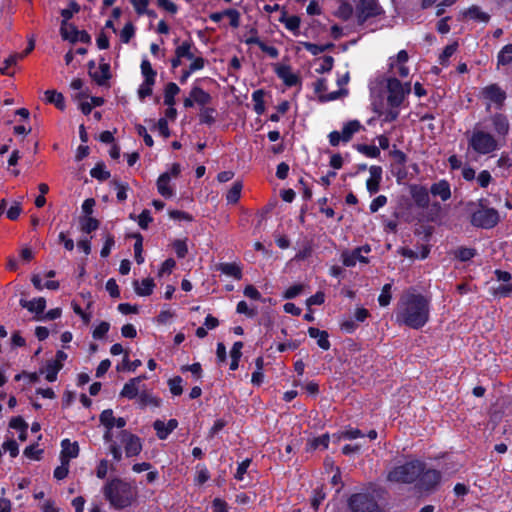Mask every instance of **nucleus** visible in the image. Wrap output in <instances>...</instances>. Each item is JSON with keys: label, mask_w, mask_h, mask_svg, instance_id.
Returning <instances> with one entry per match:
<instances>
[{"label": "nucleus", "mask_w": 512, "mask_h": 512, "mask_svg": "<svg viewBox=\"0 0 512 512\" xmlns=\"http://www.w3.org/2000/svg\"><path fill=\"white\" fill-rule=\"evenodd\" d=\"M61 459L68 464L69 460L76 458L79 454V445L77 442H70L69 439H63L61 441Z\"/></svg>", "instance_id": "22"}, {"label": "nucleus", "mask_w": 512, "mask_h": 512, "mask_svg": "<svg viewBox=\"0 0 512 512\" xmlns=\"http://www.w3.org/2000/svg\"><path fill=\"white\" fill-rule=\"evenodd\" d=\"M387 104L390 108H399L406 96L402 88V82L396 77L387 78Z\"/></svg>", "instance_id": "9"}, {"label": "nucleus", "mask_w": 512, "mask_h": 512, "mask_svg": "<svg viewBox=\"0 0 512 512\" xmlns=\"http://www.w3.org/2000/svg\"><path fill=\"white\" fill-rule=\"evenodd\" d=\"M170 174L168 172L162 173L157 179V190L164 198H171L174 194L172 187L169 185Z\"/></svg>", "instance_id": "25"}, {"label": "nucleus", "mask_w": 512, "mask_h": 512, "mask_svg": "<svg viewBox=\"0 0 512 512\" xmlns=\"http://www.w3.org/2000/svg\"><path fill=\"white\" fill-rule=\"evenodd\" d=\"M111 185H113L117 191V194H116L117 200L119 202H124L127 199V191L129 190L128 183H124L117 179H113L111 181Z\"/></svg>", "instance_id": "48"}, {"label": "nucleus", "mask_w": 512, "mask_h": 512, "mask_svg": "<svg viewBox=\"0 0 512 512\" xmlns=\"http://www.w3.org/2000/svg\"><path fill=\"white\" fill-rule=\"evenodd\" d=\"M192 48L196 49L192 39L189 38L176 47L175 54L180 58H186L188 60L193 59V53L191 51Z\"/></svg>", "instance_id": "37"}, {"label": "nucleus", "mask_w": 512, "mask_h": 512, "mask_svg": "<svg viewBox=\"0 0 512 512\" xmlns=\"http://www.w3.org/2000/svg\"><path fill=\"white\" fill-rule=\"evenodd\" d=\"M252 459L246 458L242 462L238 463L236 473L234 474V478L237 481H243L244 475L247 473L248 468L250 467Z\"/></svg>", "instance_id": "58"}, {"label": "nucleus", "mask_w": 512, "mask_h": 512, "mask_svg": "<svg viewBox=\"0 0 512 512\" xmlns=\"http://www.w3.org/2000/svg\"><path fill=\"white\" fill-rule=\"evenodd\" d=\"M274 71L287 87L301 84V78L292 72L291 66L289 65L276 64Z\"/></svg>", "instance_id": "16"}, {"label": "nucleus", "mask_w": 512, "mask_h": 512, "mask_svg": "<svg viewBox=\"0 0 512 512\" xmlns=\"http://www.w3.org/2000/svg\"><path fill=\"white\" fill-rule=\"evenodd\" d=\"M422 465V460L413 459L410 461H406L402 465H398L393 467L387 475V480L389 482L399 483V484H414L419 477V473L422 471L420 467Z\"/></svg>", "instance_id": "5"}, {"label": "nucleus", "mask_w": 512, "mask_h": 512, "mask_svg": "<svg viewBox=\"0 0 512 512\" xmlns=\"http://www.w3.org/2000/svg\"><path fill=\"white\" fill-rule=\"evenodd\" d=\"M45 99L47 103L55 105V107L60 111H64L66 108L63 94L56 90H46Z\"/></svg>", "instance_id": "30"}, {"label": "nucleus", "mask_w": 512, "mask_h": 512, "mask_svg": "<svg viewBox=\"0 0 512 512\" xmlns=\"http://www.w3.org/2000/svg\"><path fill=\"white\" fill-rule=\"evenodd\" d=\"M326 498V493L324 492L323 487H317L312 492V498H311V507L317 511L319 509V506Z\"/></svg>", "instance_id": "52"}, {"label": "nucleus", "mask_w": 512, "mask_h": 512, "mask_svg": "<svg viewBox=\"0 0 512 512\" xmlns=\"http://www.w3.org/2000/svg\"><path fill=\"white\" fill-rule=\"evenodd\" d=\"M90 175L92 178L97 179L100 182L108 180L111 176L110 171L106 169V165L103 161L98 162L91 170Z\"/></svg>", "instance_id": "36"}, {"label": "nucleus", "mask_w": 512, "mask_h": 512, "mask_svg": "<svg viewBox=\"0 0 512 512\" xmlns=\"http://www.w3.org/2000/svg\"><path fill=\"white\" fill-rule=\"evenodd\" d=\"M80 9V5L75 0H72L69 3V8L61 10V16L63 18L61 26H66L67 21L70 20L75 13H78Z\"/></svg>", "instance_id": "44"}, {"label": "nucleus", "mask_w": 512, "mask_h": 512, "mask_svg": "<svg viewBox=\"0 0 512 512\" xmlns=\"http://www.w3.org/2000/svg\"><path fill=\"white\" fill-rule=\"evenodd\" d=\"M209 479H210V473H209L206 465L198 464L197 465V475H196V478H195L196 483L199 484V485H203Z\"/></svg>", "instance_id": "63"}, {"label": "nucleus", "mask_w": 512, "mask_h": 512, "mask_svg": "<svg viewBox=\"0 0 512 512\" xmlns=\"http://www.w3.org/2000/svg\"><path fill=\"white\" fill-rule=\"evenodd\" d=\"M138 384L135 383L133 379H130L126 382L120 392V396L127 399H134L139 395Z\"/></svg>", "instance_id": "38"}, {"label": "nucleus", "mask_w": 512, "mask_h": 512, "mask_svg": "<svg viewBox=\"0 0 512 512\" xmlns=\"http://www.w3.org/2000/svg\"><path fill=\"white\" fill-rule=\"evenodd\" d=\"M420 470L422 471L419 473L414 488L420 495H431L440 488L443 474L440 470L429 467L423 460Z\"/></svg>", "instance_id": "4"}, {"label": "nucleus", "mask_w": 512, "mask_h": 512, "mask_svg": "<svg viewBox=\"0 0 512 512\" xmlns=\"http://www.w3.org/2000/svg\"><path fill=\"white\" fill-rule=\"evenodd\" d=\"M242 187L243 186L241 182H235L232 185V187L229 189L226 195V200L228 203L235 204L239 201Z\"/></svg>", "instance_id": "51"}, {"label": "nucleus", "mask_w": 512, "mask_h": 512, "mask_svg": "<svg viewBox=\"0 0 512 512\" xmlns=\"http://www.w3.org/2000/svg\"><path fill=\"white\" fill-rule=\"evenodd\" d=\"M430 310V298L415 291H407L397 302L395 320L399 325L419 330L428 323Z\"/></svg>", "instance_id": "2"}, {"label": "nucleus", "mask_w": 512, "mask_h": 512, "mask_svg": "<svg viewBox=\"0 0 512 512\" xmlns=\"http://www.w3.org/2000/svg\"><path fill=\"white\" fill-rule=\"evenodd\" d=\"M335 15L342 19L343 21L349 20L353 15V7L348 2H343L338 10L336 11Z\"/></svg>", "instance_id": "54"}, {"label": "nucleus", "mask_w": 512, "mask_h": 512, "mask_svg": "<svg viewBox=\"0 0 512 512\" xmlns=\"http://www.w3.org/2000/svg\"><path fill=\"white\" fill-rule=\"evenodd\" d=\"M180 92L179 86L174 82H169L164 88V104L166 106H174L175 96Z\"/></svg>", "instance_id": "35"}, {"label": "nucleus", "mask_w": 512, "mask_h": 512, "mask_svg": "<svg viewBox=\"0 0 512 512\" xmlns=\"http://www.w3.org/2000/svg\"><path fill=\"white\" fill-rule=\"evenodd\" d=\"M134 289L137 295L139 296H150L155 287L154 280L152 278H145L139 283L138 280H134L133 282Z\"/></svg>", "instance_id": "28"}, {"label": "nucleus", "mask_w": 512, "mask_h": 512, "mask_svg": "<svg viewBox=\"0 0 512 512\" xmlns=\"http://www.w3.org/2000/svg\"><path fill=\"white\" fill-rule=\"evenodd\" d=\"M135 238L134 243V254H135V261L137 264H142L144 262V257L142 255L143 252V237L140 233H135L132 236Z\"/></svg>", "instance_id": "49"}, {"label": "nucleus", "mask_w": 512, "mask_h": 512, "mask_svg": "<svg viewBox=\"0 0 512 512\" xmlns=\"http://www.w3.org/2000/svg\"><path fill=\"white\" fill-rule=\"evenodd\" d=\"M216 109L212 107H202L199 113V121L201 124L211 126L215 123Z\"/></svg>", "instance_id": "39"}, {"label": "nucleus", "mask_w": 512, "mask_h": 512, "mask_svg": "<svg viewBox=\"0 0 512 512\" xmlns=\"http://www.w3.org/2000/svg\"><path fill=\"white\" fill-rule=\"evenodd\" d=\"M140 68L141 74L144 77V80H147V83L150 81H156L157 72L152 68V65L148 59H142Z\"/></svg>", "instance_id": "41"}, {"label": "nucleus", "mask_w": 512, "mask_h": 512, "mask_svg": "<svg viewBox=\"0 0 512 512\" xmlns=\"http://www.w3.org/2000/svg\"><path fill=\"white\" fill-rule=\"evenodd\" d=\"M509 132L508 116L496 112L477 123L469 135L466 133L468 149L477 155H491L506 145Z\"/></svg>", "instance_id": "1"}, {"label": "nucleus", "mask_w": 512, "mask_h": 512, "mask_svg": "<svg viewBox=\"0 0 512 512\" xmlns=\"http://www.w3.org/2000/svg\"><path fill=\"white\" fill-rule=\"evenodd\" d=\"M135 35V26L132 22H128L124 25L120 32V39L123 43H129L131 38Z\"/></svg>", "instance_id": "57"}, {"label": "nucleus", "mask_w": 512, "mask_h": 512, "mask_svg": "<svg viewBox=\"0 0 512 512\" xmlns=\"http://www.w3.org/2000/svg\"><path fill=\"white\" fill-rule=\"evenodd\" d=\"M391 290H392L391 283H386L383 285V287L381 289V293L378 296V303L381 307H386L390 304V302L392 300Z\"/></svg>", "instance_id": "46"}, {"label": "nucleus", "mask_w": 512, "mask_h": 512, "mask_svg": "<svg viewBox=\"0 0 512 512\" xmlns=\"http://www.w3.org/2000/svg\"><path fill=\"white\" fill-rule=\"evenodd\" d=\"M21 58L17 53L11 54L8 58L3 61V65L0 67V73L6 76H13L14 72L10 71V68L17 64Z\"/></svg>", "instance_id": "43"}, {"label": "nucleus", "mask_w": 512, "mask_h": 512, "mask_svg": "<svg viewBox=\"0 0 512 512\" xmlns=\"http://www.w3.org/2000/svg\"><path fill=\"white\" fill-rule=\"evenodd\" d=\"M409 60V55L406 50H400L396 57L389 59V71L401 78H406L409 75L410 69L406 66Z\"/></svg>", "instance_id": "12"}, {"label": "nucleus", "mask_w": 512, "mask_h": 512, "mask_svg": "<svg viewBox=\"0 0 512 512\" xmlns=\"http://www.w3.org/2000/svg\"><path fill=\"white\" fill-rule=\"evenodd\" d=\"M100 423L108 430L114 428L115 417L112 409H105L99 415Z\"/></svg>", "instance_id": "50"}, {"label": "nucleus", "mask_w": 512, "mask_h": 512, "mask_svg": "<svg viewBox=\"0 0 512 512\" xmlns=\"http://www.w3.org/2000/svg\"><path fill=\"white\" fill-rule=\"evenodd\" d=\"M155 84V81H150L147 84V80H144L142 84L138 88V97L140 100H144L145 98L149 97L153 93V86Z\"/></svg>", "instance_id": "59"}, {"label": "nucleus", "mask_w": 512, "mask_h": 512, "mask_svg": "<svg viewBox=\"0 0 512 512\" xmlns=\"http://www.w3.org/2000/svg\"><path fill=\"white\" fill-rule=\"evenodd\" d=\"M410 194L415 205L420 209H426L429 206L430 198L429 191L425 186L412 185L410 187Z\"/></svg>", "instance_id": "18"}, {"label": "nucleus", "mask_w": 512, "mask_h": 512, "mask_svg": "<svg viewBox=\"0 0 512 512\" xmlns=\"http://www.w3.org/2000/svg\"><path fill=\"white\" fill-rule=\"evenodd\" d=\"M334 66V58L330 55H325L322 58V63L315 69L316 73L324 74L330 72Z\"/></svg>", "instance_id": "61"}, {"label": "nucleus", "mask_w": 512, "mask_h": 512, "mask_svg": "<svg viewBox=\"0 0 512 512\" xmlns=\"http://www.w3.org/2000/svg\"><path fill=\"white\" fill-rule=\"evenodd\" d=\"M348 507L352 512H380L374 496L369 493H354L348 499Z\"/></svg>", "instance_id": "7"}, {"label": "nucleus", "mask_w": 512, "mask_h": 512, "mask_svg": "<svg viewBox=\"0 0 512 512\" xmlns=\"http://www.w3.org/2000/svg\"><path fill=\"white\" fill-rule=\"evenodd\" d=\"M153 428L156 431V435L160 440H166L168 436L171 434L168 432L167 424L162 420H155L153 423Z\"/></svg>", "instance_id": "55"}, {"label": "nucleus", "mask_w": 512, "mask_h": 512, "mask_svg": "<svg viewBox=\"0 0 512 512\" xmlns=\"http://www.w3.org/2000/svg\"><path fill=\"white\" fill-rule=\"evenodd\" d=\"M103 494L111 506L116 509L130 506L134 498L131 485L120 478L108 481L103 488Z\"/></svg>", "instance_id": "3"}, {"label": "nucleus", "mask_w": 512, "mask_h": 512, "mask_svg": "<svg viewBox=\"0 0 512 512\" xmlns=\"http://www.w3.org/2000/svg\"><path fill=\"white\" fill-rule=\"evenodd\" d=\"M357 262L368 263L367 257L361 255V248L354 249L351 253L344 252L342 254V263L346 267H353Z\"/></svg>", "instance_id": "24"}, {"label": "nucleus", "mask_w": 512, "mask_h": 512, "mask_svg": "<svg viewBox=\"0 0 512 512\" xmlns=\"http://www.w3.org/2000/svg\"><path fill=\"white\" fill-rule=\"evenodd\" d=\"M370 177L366 181V188L370 194H375L379 191L380 183L382 180V167L373 165L369 168Z\"/></svg>", "instance_id": "19"}, {"label": "nucleus", "mask_w": 512, "mask_h": 512, "mask_svg": "<svg viewBox=\"0 0 512 512\" xmlns=\"http://www.w3.org/2000/svg\"><path fill=\"white\" fill-rule=\"evenodd\" d=\"M100 222L93 217L87 216L80 220V228L83 233L90 234L98 229Z\"/></svg>", "instance_id": "42"}, {"label": "nucleus", "mask_w": 512, "mask_h": 512, "mask_svg": "<svg viewBox=\"0 0 512 512\" xmlns=\"http://www.w3.org/2000/svg\"><path fill=\"white\" fill-rule=\"evenodd\" d=\"M480 94L483 99L493 103L499 110L503 108L507 98L506 92L497 83L483 87Z\"/></svg>", "instance_id": "11"}, {"label": "nucleus", "mask_w": 512, "mask_h": 512, "mask_svg": "<svg viewBox=\"0 0 512 512\" xmlns=\"http://www.w3.org/2000/svg\"><path fill=\"white\" fill-rule=\"evenodd\" d=\"M138 405L140 408L147 406L159 407L161 405V399L148 391H142L138 395Z\"/></svg>", "instance_id": "33"}, {"label": "nucleus", "mask_w": 512, "mask_h": 512, "mask_svg": "<svg viewBox=\"0 0 512 512\" xmlns=\"http://www.w3.org/2000/svg\"><path fill=\"white\" fill-rule=\"evenodd\" d=\"M279 22L285 25V28L291 31L295 36L299 35L300 31V23L301 19L297 15L288 16L285 8L281 11V16L279 17Z\"/></svg>", "instance_id": "21"}, {"label": "nucleus", "mask_w": 512, "mask_h": 512, "mask_svg": "<svg viewBox=\"0 0 512 512\" xmlns=\"http://www.w3.org/2000/svg\"><path fill=\"white\" fill-rule=\"evenodd\" d=\"M218 270L236 280H240L243 276L241 267L236 263H220Z\"/></svg>", "instance_id": "32"}, {"label": "nucleus", "mask_w": 512, "mask_h": 512, "mask_svg": "<svg viewBox=\"0 0 512 512\" xmlns=\"http://www.w3.org/2000/svg\"><path fill=\"white\" fill-rule=\"evenodd\" d=\"M512 64V43L504 45L497 54V67H506Z\"/></svg>", "instance_id": "31"}, {"label": "nucleus", "mask_w": 512, "mask_h": 512, "mask_svg": "<svg viewBox=\"0 0 512 512\" xmlns=\"http://www.w3.org/2000/svg\"><path fill=\"white\" fill-rule=\"evenodd\" d=\"M19 305L22 308L27 309L31 313H35V319L36 320H42L40 315H42L46 308V299L44 297H38L34 298L32 300H26L24 298H21L19 300Z\"/></svg>", "instance_id": "17"}, {"label": "nucleus", "mask_w": 512, "mask_h": 512, "mask_svg": "<svg viewBox=\"0 0 512 512\" xmlns=\"http://www.w3.org/2000/svg\"><path fill=\"white\" fill-rule=\"evenodd\" d=\"M500 222L499 212L495 208L484 207L482 201L479 203V209L470 215L472 226L481 229H492Z\"/></svg>", "instance_id": "6"}, {"label": "nucleus", "mask_w": 512, "mask_h": 512, "mask_svg": "<svg viewBox=\"0 0 512 512\" xmlns=\"http://www.w3.org/2000/svg\"><path fill=\"white\" fill-rule=\"evenodd\" d=\"M430 193L445 202L451 198L450 183L445 179L439 180L431 185Z\"/></svg>", "instance_id": "20"}, {"label": "nucleus", "mask_w": 512, "mask_h": 512, "mask_svg": "<svg viewBox=\"0 0 512 512\" xmlns=\"http://www.w3.org/2000/svg\"><path fill=\"white\" fill-rule=\"evenodd\" d=\"M183 379L180 376H175L168 380L169 390L172 395L179 396L183 393Z\"/></svg>", "instance_id": "53"}, {"label": "nucleus", "mask_w": 512, "mask_h": 512, "mask_svg": "<svg viewBox=\"0 0 512 512\" xmlns=\"http://www.w3.org/2000/svg\"><path fill=\"white\" fill-rule=\"evenodd\" d=\"M463 16L476 22L488 23L490 20V15L482 11L477 5L470 6L463 12Z\"/></svg>", "instance_id": "26"}, {"label": "nucleus", "mask_w": 512, "mask_h": 512, "mask_svg": "<svg viewBox=\"0 0 512 512\" xmlns=\"http://www.w3.org/2000/svg\"><path fill=\"white\" fill-rule=\"evenodd\" d=\"M457 48H458L457 42H453V43L447 45L443 49V51L439 57L440 64L445 65V62L448 61V59L456 52Z\"/></svg>", "instance_id": "62"}, {"label": "nucleus", "mask_w": 512, "mask_h": 512, "mask_svg": "<svg viewBox=\"0 0 512 512\" xmlns=\"http://www.w3.org/2000/svg\"><path fill=\"white\" fill-rule=\"evenodd\" d=\"M121 442L124 444V451L127 458L138 456L142 449L141 438L128 430H121L119 433Z\"/></svg>", "instance_id": "10"}, {"label": "nucleus", "mask_w": 512, "mask_h": 512, "mask_svg": "<svg viewBox=\"0 0 512 512\" xmlns=\"http://www.w3.org/2000/svg\"><path fill=\"white\" fill-rule=\"evenodd\" d=\"M361 437H364V433L360 429L350 427L344 431L339 432L338 440H353Z\"/></svg>", "instance_id": "56"}, {"label": "nucleus", "mask_w": 512, "mask_h": 512, "mask_svg": "<svg viewBox=\"0 0 512 512\" xmlns=\"http://www.w3.org/2000/svg\"><path fill=\"white\" fill-rule=\"evenodd\" d=\"M67 358L68 355L64 351L58 350L56 352L55 359L47 361L45 379L48 382H54L57 380V375L63 368V363L67 360Z\"/></svg>", "instance_id": "13"}, {"label": "nucleus", "mask_w": 512, "mask_h": 512, "mask_svg": "<svg viewBox=\"0 0 512 512\" xmlns=\"http://www.w3.org/2000/svg\"><path fill=\"white\" fill-rule=\"evenodd\" d=\"M478 254L475 248L459 246L453 250L452 255L454 259L460 262H467L473 259Z\"/></svg>", "instance_id": "29"}, {"label": "nucleus", "mask_w": 512, "mask_h": 512, "mask_svg": "<svg viewBox=\"0 0 512 512\" xmlns=\"http://www.w3.org/2000/svg\"><path fill=\"white\" fill-rule=\"evenodd\" d=\"M385 13L377 0H359L356 4L357 24L362 26L370 19Z\"/></svg>", "instance_id": "8"}, {"label": "nucleus", "mask_w": 512, "mask_h": 512, "mask_svg": "<svg viewBox=\"0 0 512 512\" xmlns=\"http://www.w3.org/2000/svg\"><path fill=\"white\" fill-rule=\"evenodd\" d=\"M330 437L328 433H325L319 437L313 438L309 441L308 446L310 450H316L318 448L327 449L329 446Z\"/></svg>", "instance_id": "47"}, {"label": "nucleus", "mask_w": 512, "mask_h": 512, "mask_svg": "<svg viewBox=\"0 0 512 512\" xmlns=\"http://www.w3.org/2000/svg\"><path fill=\"white\" fill-rule=\"evenodd\" d=\"M308 335L311 338L317 339V345L323 350H329L331 343L329 341V334L325 330H320L316 327L308 328Z\"/></svg>", "instance_id": "23"}, {"label": "nucleus", "mask_w": 512, "mask_h": 512, "mask_svg": "<svg viewBox=\"0 0 512 512\" xmlns=\"http://www.w3.org/2000/svg\"><path fill=\"white\" fill-rule=\"evenodd\" d=\"M356 149L359 153L369 158H378L381 154L380 149L375 145L358 144Z\"/></svg>", "instance_id": "45"}, {"label": "nucleus", "mask_w": 512, "mask_h": 512, "mask_svg": "<svg viewBox=\"0 0 512 512\" xmlns=\"http://www.w3.org/2000/svg\"><path fill=\"white\" fill-rule=\"evenodd\" d=\"M110 329V323L106 321L100 322L92 332V337L96 340L102 339L106 336Z\"/></svg>", "instance_id": "60"}, {"label": "nucleus", "mask_w": 512, "mask_h": 512, "mask_svg": "<svg viewBox=\"0 0 512 512\" xmlns=\"http://www.w3.org/2000/svg\"><path fill=\"white\" fill-rule=\"evenodd\" d=\"M361 128V124L358 120H351L344 124L342 128V141L349 142L353 135L357 133Z\"/></svg>", "instance_id": "34"}, {"label": "nucleus", "mask_w": 512, "mask_h": 512, "mask_svg": "<svg viewBox=\"0 0 512 512\" xmlns=\"http://www.w3.org/2000/svg\"><path fill=\"white\" fill-rule=\"evenodd\" d=\"M70 32H68L66 26L60 27V34L63 40H68L71 43L81 42L89 44L91 43V36L85 30H78L74 24L69 25Z\"/></svg>", "instance_id": "15"}, {"label": "nucleus", "mask_w": 512, "mask_h": 512, "mask_svg": "<svg viewBox=\"0 0 512 512\" xmlns=\"http://www.w3.org/2000/svg\"><path fill=\"white\" fill-rule=\"evenodd\" d=\"M173 249L178 258L183 259L188 254V247L185 240L177 239L173 242Z\"/></svg>", "instance_id": "64"}, {"label": "nucleus", "mask_w": 512, "mask_h": 512, "mask_svg": "<svg viewBox=\"0 0 512 512\" xmlns=\"http://www.w3.org/2000/svg\"><path fill=\"white\" fill-rule=\"evenodd\" d=\"M264 90L258 89L252 93V101L254 103V111L257 115L265 112Z\"/></svg>", "instance_id": "40"}, {"label": "nucleus", "mask_w": 512, "mask_h": 512, "mask_svg": "<svg viewBox=\"0 0 512 512\" xmlns=\"http://www.w3.org/2000/svg\"><path fill=\"white\" fill-rule=\"evenodd\" d=\"M96 63L94 60H90L87 64L88 74L92 78V80L99 86L107 85V82L111 78L110 72V64L109 63H100L99 70L102 71V74H99L98 71H93L95 69Z\"/></svg>", "instance_id": "14"}, {"label": "nucleus", "mask_w": 512, "mask_h": 512, "mask_svg": "<svg viewBox=\"0 0 512 512\" xmlns=\"http://www.w3.org/2000/svg\"><path fill=\"white\" fill-rule=\"evenodd\" d=\"M190 96L194 99L195 104L205 107L212 101L211 95L199 86H193L190 90Z\"/></svg>", "instance_id": "27"}]
</instances>
